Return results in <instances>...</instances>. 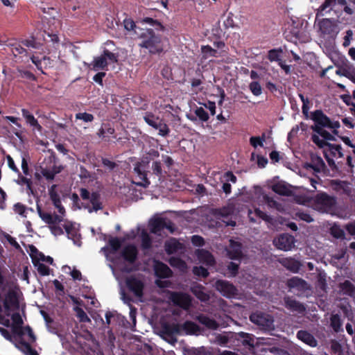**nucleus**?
<instances>
[{
  "instance_id": "f257e3e1",
  "label": "nucleus",
  "mask_w": 355,
  "mask_h": 355,
  "mask_svg": "<svg viewBox=\"0 0 355 355\" xmlns=\"http://www.w3.org/2000/svg\"><path fill=\"white\" fill-rule=\"evenodd\" d=\"M160 31L152 28H141L136 32V40L140 51L150 55H159L165 52V42Z\"/></svg>"
},
{
  "instance_id": "f03ea898",
  "label": "nucleus",
  "mask_w": 355,
  "mask_h": 355,
  "mask_svg": "<svg viewBox=\"0 0 355 355\" xmlns=\"http://www.w3.org/2000/svg\"><path fill=\"white\" fill-rule=\"evenodd\" d=\"M336 198L325 192H320L312 196V209L321 213L334 215Z\"/></svg>"
},
{
  "instance_id": "7ed1b4c3",
  "label": "nucleus",
  "mask_w": 355,
  "mask_h": 355,
  "mask_svg": "<svg viewBox=\"0 0 355 355\" xmlns=\"http://www.w3.org/2000/svg\"><path fill=\"white\" fill-rule=\"evenodd\" d=\"M62 169L61 165H58V159L53 153L45 157L40 165V171L46 180H53Z\"/></svg>"
},
{
  "instance_id": "20e7f679",
  "label": "nucleus",
  "mask_w": 355,
  "mask_h": 355,
  "mask_svg": "<svg viewBox=\"0 0 355 355\" xmlns=\"http://www.w3.org/2000/svg\"><path fill=\"white\" fill-rule=\"evenodd\" d=\"M118 53H112L105 49L101 55L95 57L89 64V68L94 71L107 70L108 64L118 62Z\"/></svg>"
},
{
  "instance_id": "39448f33",
  "label": "nucleus",
  "mask_w": 355,
  "mask_h": 355,
  "mask_svg": "<svg viewBox=\"0 0 355 355\" xmlns=\"http://www.w3.org/2000/svg\"><path fill=\"white\" fill-rule=\"evenodd\" d=\"M291 21L293 27L291 29H286L284 33L285 39L295 44L297 42L306 43L309 42V38L304 35L303 22L299 19H297V21L291 19Z\"/></svg>"
},
{
  "instance_id": "423d86ee",
  "label": "nucleus",
  "mask_w": 355,
  "mask_h": 355,
  "mask_svg": "<svg viewBox=\"0 0 355 355\" xmlns=\"http://www.w3.org/2000/svg\"><path fill=\"white\" fill-rule=\"evenodd\" d=\"M250 320L264 330H270L274 327L273 317L261 311L252 313L250 315Z\"/></svg>"
},
{
  "instance_id": "0eeeda50",
  "label": "nucleus",
  "mask_w": 355,
  "mask_h": 355,
  "mask_svg": "<svg viewBox=\"0 0 355 355\" xmlns=\"http://www.w3.org/2000/svg\"><path fill=\"white\" fill-rule=\"evenodd\" d=\"M166 229L171 233L175 232V227L173 223L167 218H157L150 222V232L153 234H159L162 230Z\"/></svg>"
},
{
  "instance_id": "6e6552de",
  "label": "nucleus",
  "mask_w": 355,
  "mask_h": 355,
  "mask_svg": "<svg viewBox=\"0 0 355 355\" xmlns=\"http://www.w3.org/2000/svg\"><path fill=\"white\" fill-rule=\"evenodd\" d=\"M169 300L174 305L184 310H188L191 306V297L186 293L172 291Z\"/></svg>"
},
{
  "instance_id": "1a4fd4ad",
  "label": "nucleus",
  "mask_w": 355,
  "mask_h": 355,
  "mask_svg": "<svg viewBox=\"0 0 355 355\" xmlns=\"http://www.w3.org/2000/svg\"><path fill=\"white\" fill-rule=\"evenodd\" d=\"M214 287L223 296L227 298L234 297L237 294V289L234 285L227 280L218 279Z\"/></svg>"
},
{
  "instance_id": "9d476101",
  "label": "nucleus",
  "mask_w": 355,
  "mask_h": 355,
  "mask_svg": "<svg viewBox=\"0 0 355 355\" xmlns=\"http://www.w3.org/2000/svg\"><path fill=\"white\" fill-rule=\"evenodd\" d=\"M125 285L128 289L132 292L135 296L137 297H143L145 286L141 280L135 276H130L126 278Z\"/></svg>"
},
{
  "instance_id": "9b49d317",
  "label": "nucleus",
  "mask_w": 355,
  "mask_h": 355,
  "mask_svg": "<svg viewBox=\"0 0 355 355\" xmlns=\"http://www.w3.org/2000/svg\"><path fill=\"white\" fill-rule=\"evenodd\" d=\"M295 238L288 234H280L273 241L274 245L279 250L288 251L291 250L295 245Z\"/></svg>"
},
{
  "instance_id": "f8f14e48",
  "label": "nucleus",
  "mask_w": 355,
  "mask_h": 355,
  "mask_svg": "<svg viewBox=\"0 0 355 355\" xmlns=\"http://www.w3.org/2000/svg\"><path fill=\"white\" fill-rule=\"evenodd\" d=\"M312 121H314V126H312L313 130L322 128H328L330 125V119L322 110L312 112Z\"/></svg>"
},
{
  "instance_id": "ddd939ff",
  "label": "nucleus",
  "mask_w": 355,
  "mask_h": 355,
  "mask_svg": "<svg viewBox=\"0 0 355 355\" xmlns=\"http://www.w3.org/2000/svg\"><path fill=\"white\" fill-rule=\"evenodd\" d=\"M162 333L170 338L173 342H176L175 335L181 334V324L178 323H165L162 325Z\"/></svg>"
},
{
  "instance_id": "4468645a",
  "label": "nucleus",
  "mask_w": 355,
  "mask_h": 355,
  "mask_svg": "<svg viewBox=\"0 0 355 355\" xmlns=\"http://www.w3.org/2000/svg\"><path fill=\"white\" fill-rule=\"evenodd\" d=\"M121 256L126 262L133 264L138 258V250L135 245L128 244L121 250Z\"/></svg>"
},
{
  "instance_id": "2eb2a0df",
  "label": "nucleus",
  "mask_w": 355,
  "mask_h": 355,
  "mask_svg": "<svg viewBox=\"0 0 355 355\" xmlns=\"http://www.w3.org/2000/svg\"><path fill=\"white\" fill-rule=\"evenodd\" d=\"M234 210L232 208L229 207H223L219 209H217L216 214L218 219H220L223 223L225 224V226H236V221L229 218L233 214Z\"/></svg>"
},
{
  "instance_id": "dca6fc26",
  "label": "nucleus",
  "mask_w": 355,
  "mask_h": 355,
  "mask_svg": "<svg viewBox=\"0 0 355 355\" xmlns=\"http://www.w3.org/2000/svg\"><path fill=\"white\" fill-rule=\"evenodd\" d=\"M29 255L32 259V263L44 261L51 265L53 264V259L50 256H45L42 252H40L35 245H29Z\"/></svg>"
},
{
  "instance_id": "f3484780",
  "label": "nucleus",
  "mask_w": 355,
  "mask_h": 355,
  "mask_svg": "<svg viewBox=\"0 0 355 355\" xmlns=\"http://www.w3.org/2000/svg\"><path fill=\"white\" fill-rule=\"evenodd\" d=\"M278 261L282 266L293 273L298 272L302 266L300 261L292 257H283L279 259Z\"/></svg>"
},
{
  "instance_id": "a211bd4d",
  "label": "nucleus",
  "mask_w": 355,
  "mask_h": 355,
  "mask_svg": "<svg viewBox=\"0 0 355 355\" xmlns=\"http://www.w3.org/2000/svg\"><path fill=\"white\" fill-rule=\"evenodd\" d=\"M272 190L280 195L284 196H293L292 187L289 184L284 181H279L275 183L271 187Z\"/></svg>"
},
{
  "instance_id": "6ab92c4d",
  "label": "nucleus",
  "mask_w": 355,
  "mask_h": 355,
  "mask_svg": "<svg viewBox=\"0 0 355 355\" xmlns=\"http://www.w3.org/2000/svg\"><path fill=\"white\" fill-rule=\"evenodd\" d=\"M89 202L92 204V207H90L89 204H85V205H83L85 209H87L89 213L92 211H98V210L103 209V207L102 202L101 201V195L98 192H92L91 194V198L89 199Z\"/></svg>"
},
{
  "instance_id": "aec40b11",
  "label": "nucleus",
  "mask_w": 355,
  "mask_h": 355,
  "mask_svg": "<svg viewBox=\"0 0 355 355\" xmlns=\"http://www.w3.org/2000/svg\"><path fill=\"white\" fill-rule=\"evenodd\" d=\"M3 304L6 311H10L11 307L18 306L19 302L17 293L12 290L8 291L3 300Z\"/></svg>"
},
{
  "instance_id": "412c9836",
  "label": "nucleus",
  "mask_w": 355,
  "mask_h": 355,
  "mask_svg": "<svg viewBox=\"0 0 355 355\" xmlns=\"http://www.w3.org/2000/svg\"><path fill=\"white\" fill-rule=\"evenodd\" d=\"M145 168L146 167L144 165L138 162L134 168V171L137 174L139 179L141 180V182L137 183V184L147 188L150 185V182L147 178L148 171H146Z\"/></svg>"
},
{
  "instance_id": "4be33fe9",
  "label": "nucleus",
  "mask_w": 355,
  "mask_h": 355,
  "mask_svg": "<svg viewBox=\"0 0 355 355\" xmlns=\"http://www.w3.org/2000/svg\"><path fill=\"white\" fill-rule=\"evenodd\" d=\"M198 259L207 266H212L215 264L216 261L212 254L205 249H198L196 251Z\"/></svg>"
},
{
  "instance_id": "5701e85b",
  "label": "nucleus",
  "mask_w": 355,
  "mask_h": 355,
  "mask_svg": "<svg viewBox=\"0 0 355 355\" xmlns=\"http://www.w3.org/2000/svg\"><path fill=\"white\" fill-rule=\"evenodd\" d=\"M196 320L201 324L204 325L206 328L211 330H216L219 327V324L216 320L211 318L203 313H200L197 315Z\"/></svg>"
},
{
  "instance_id": "b1692460",
  "label": "nucleus",
  "mask_w": 355,
  "mask_h": 355,
  "mask_svg": "<svg viewBox=\"0 0 355 355\" xmlns=\"http://www.w3.org/2000/svg\"><path fill=\"white\" fill-rule=\"evenodd\" d=\"M284 302L286 308L293 312L295 311L298 313H302L305 311L304 305L293 297H285Z\"/></svg>"
},
{
  "instance_id": "393cba45",
  "label": "nucleus",
  "mask_w": 355,
  "mask_h": 355,
  "mask_svg": "<svg viewBox=\"0 0 355 355\" xmlns=\"http://www.w3.org/2000/svg\"><path fill=\"white\" fill-rule=\"evenodd\" d=\"M286 285L291 290L296 289L298 291H304L308 288L306 282L298 277L288 279Z\"/></svg>"
},
{
  "instance_id": "a878e982",
  "label": "nucleus",
  "mask_w": 355,
  "mask_h": 355,
  "mask_svg": "<svg viewBox=\"0 0 355 355\" xmlns=\"http://www.w3.org/2000/svg\"><path fill=\"white\" fill-rule=\"evenodd\" d=\"M154 270L155 275L159 278L170 277L173 273L170 268L161 261L156 262Z\"/></svg>"
},
{
  "instance_id": "bb28decb",
  "label": "nucleus",
  "mask_w": 355,
  "mask_h": 355,
  "mask_svg": "<svg viewBox=\"0 0 355 355\" xmlns=\"http://www.w3.org/2000/svg\"><path fill=\"white\" fill-rule=\"evenodd\" d=\"M21 114L26 123L29 124L33 130H36L38 132H41L42 130V125L38 123L37 120L29 110L23 108L21 110Z\"/></svg>"
},
{
  "instance_id": "cd10ccee",
  "label": "nucleus",
  "mask_w": 355,
  "mask_h": 355,
  "mask_svg": "<svg viewBox=\"0 0 355 355\" xmlns=\"http://www.w3.org/2000/svg\"><path fill=\"white\" fill-rule=\"evenodd\" d=\"M164 248L166 254H173L182 249L183 245L178 239L171 238L165 242Z\"/></svg>"
},
{
  "instance_id": "c85d7f7f",
  "label": "nucleus",
  "mask_w": 355,
  "mask_h": 355,
  "mask_svg": "<svg viewBox=\"0 0 355 355\" xmlns=\"http://www.w3.org/2000/svg\"><path fill=\"white\" fill-rule=\"evenodd\" d=\"M228 256L231 259L239 260L243 257L242 245L239 242L232 241Z\"/></svg>"
},
{
  "instance_id": "c756f323",
  "label": "nucleus",
  "mask_w": 355,
  "mask_h": 355,
  "mask_svg": "<svg viewBox=\"0 0 355 355\" xmlns=\"http://www.w3.org/2000/svg\"><path fill=\"white\" fill-rule=\"evenodd\" d=\"M141 24H147L152 26L153 30L156 31L164 32L165 31V26L157 19H155L152 17H145L141 19Z\"/></svg>"
},
{
  "instance_id": "7c9ffc66",
  "label": "nucleus",
  "mask_w": 355,
  "mask_h": 355,
  "mask_svg": "<svg viewBox=\"0 0 355 355\" xmlns=\"http://www.w3.org/2000/svg\"><path fill=\"white\" fill-rule=\"evenodd\" d=\"M182 331H185L186 334H197L200 331V327L192 321H186L181 325Z\"/></svg>"
},
{
  "instance_id": "2f4dec72",
  "label": "nucleus",
  "mask_w": 355,
  "mask_h": 355,
  "mask_svg": "<svg viewBox=\"0 0 355 355\" xmlns=\"http://www.w3.org/2000/svg\"><path fill=\"white\" fill-rule=\"evenodd\" d=\"M327 169L325 163L318 156L312 154V170L317 173L324 172Z\"/></svg>"
},
{
  "instance_id": "473e14b6",
  "label": "nucleus",
  "mask_w": 355,
  "mask_h": 355,
  "mask_svg": "<svg viewBox=\"0 0 355 355\" xmlns=\"http://www.w3.org/2000/svg\"><path fill=\"white\" fill-rule=\"evenodd\" d=\"M202 286H196L191 288L192 293L201 302H206L209 300V295L204 291Z\"/></svg>"
},
{
  "instance_id": "72a5a7b5",
  "label": "nucleus",
  "mask_w": 355,
  "mask_h": 355,
  "mask_svg": "<svg viewBox=\"0 0 355 355\" xmlns=\"http://www.w3.org/2000/svg\"><path fill=\"white\" fill-rule=\"evenodd\" d=\"M330 326L333 330L336 332H340L343 331L342 328L343 322L340 316L338 314H332L330 317Z\"/></svg>"
},
{
  "instance_id": "f704fd0d",
  "label": "nucleus",
  "mask_w": 355,
  "mask_h": 355,
  "mask_svg": "<svg viewBox=\"0 0 355 355\" xmlns=\"http://www.w3.org/2000/svg\"><path fill=\"white\" fill-rule=\"evenodd\" d=\"M318 25L320 31L324 34H331L334 31V26L329 19H323Z\"/></svg>"
},
{
  "instance_id": "c9c22d12",
  "label": "nucleus",
  "mask_w": 355,
  "mask_h": 355,
  "mask_svg": "<svg viewBox=\"0 0 355 355\" xmlns=\"http://www.w3.org/2000/svg\"><path fill=\"white\" fill-rule=\"evenodd\" d=\"M301 130V134H302L304 132V134H306L307 130H308V125L300 123V125H296L295 126L293 127L291 130L288 134V140L291 141L293 138L297 137L298 132Z\"/></svg>"
},
{
  "instance_id": "e433bc0d",
  "label": "nucleus",
  "mask_w": 355,
  "mask_h": 355,
  "mask_svg": "<svg viewBox=\"0 0 355 355\" xmlns=\"http://www.w3.org/2000/svg\"><path fill=\"white\" fill-rule=\"evenodd\" d=\"M153 128L158 130V135L164 137H167L170 132V128L162 119L159 120V122L157 123L156 126H154Z\"/></svg>"
},
{
  "instance_id": "4c0bfd02",
  "label": "nucleus",
  "mask_w": 355,
  "mask_h": 355,
  "mask_svg": "<svg viewBox=\"0 0 355 355\" xmlns=\"http://www.w3.org/2000/svg\"><path fill=\"white\" fill-rule=\"evenodd\" d=\"M330 234L333 237L338 239H345V233L344 230L342 229L340 226L337 223H334V225L330 227Z\"/></svg>"
},
{
  "instance_id": "58836bf2",
  "label": "nucleus",
  "mask_w": 355,
  "mask_h": 355,
  "mask_svg": "<svg viewBox=\"0 0 355 355\" xmlns=\"http://www.w3.org/2000/svg\"><path fill=\"white\" fill-rule=\"evenodd\" d=\"M315 288L319 292L322 291L323 293H327V284L326 280V275L322 273H319L318 275V280L315 283Z\"/></svg>"
},
{
  "instance_id": "ea45409f",
  "label": "nucleus",
  "mask_w": 355,
  "mask_h": 355,
  "mask_svg": "<svg viewBox=\"0 0 355 355\" xmlns=\"http://www.w3.org/2000/svg\"><path fill=\"white\" fill-rule=\"evenodd\" d=\"M340 288L349 296H353L355 294V285H354L350 281L345 280L340 284Z\"/></svg>"
},
{
  "instance_id": "a19ab883",
  "label": "nucleus",
  "mask_w": 355,
  "mask_h": 355,
  "mask_svg": "<svg viewBox=\"0 0 355 355\" xmlns=\"http://www.w3.org/2000/svg\"><path fill=\"white\" fill-rule=\"evenodd\" d=\"M143 118L144 121L152 128L156 126L157 123H158L160 119L159 116H156L151 112H145Z\"/></svg>"
},
{
  "instance_id": "79ce46f5",
  "label": "nucleus",
  "mask_w": 355,
  "mask_h": 355,
  "mask_svg": "<svg viewBox=\"0 0 355 355\" xmlns=\"http://www.w3.org/2000/svg\"><path fill=\"white\" fill-rule=\"evenodd\" d=\"M327 150L332 157H336V154L338 155L339 157H343L342 147L339 144H330V145H329V148Z\"/></svg>"
},
{
  "instance_id": "37998d69",
  "label": "nucleus",
  "mask_w": 355,
  "mask_h": 355,
  "mask_svg": "<svg viewBox=\"0 0 355 355\" xmlns=\"http://www.w3.org/2000/svg\"><path fill=\"white\" fill-rule=\"evenodd\" d=\"M168 263L173 268L182 269L186 267V263L179 257H172L168 259Z\"/></svg>"
},
{
  "instance_id": "c03bdc74",
  "label": "nucleus",
  "mask_w": 355,
  "mask_h": 355,
  "mask_svg": "<svg viewBox=\"0 0 355 355\" xmlns=\"http://www.w3.org/2000/svg\"><path fill=\"white\" fill-rule=\"evenodd\" d=\"M11 51L15 57H17L19 55H28V51L24 48L21 43L12 45Z\"/></svg>"
},
{
  "instance_id": "a18cd8bd",
  "label": "nucleus",
  "mask_w": 355,
  "mask_h": 355,
  "mask_svg": "<svg viewBox=\"0 0 355 355\" xmlns=\"http://www.w3.org/2000/svg\"><path fill=\"white\" fill-rule=\"evenodd\" d=\"M282 53V49H273L268 51V59L270 62H279L280 58V53Z\"/></svg>"
},
{
  "instance_id": "49530a36",
  "label": "nucleus",
  "mask_w": 355,
  "mask_h": 355,
  "mask_svg": "<svg viewBox=\"0 0 355 355\" xmlns=\"http://www.w3.org/2000/svg\"><path fill=\"white\" fill-rule=\"evenodd\" d=\"M194 113L202 122H206L209 119L208 113L202 107H196Z\"/></svg>"
},
{
  "instance_id": "de8ad7c7",
  "label": "nucleus",
  "mask_w": 355,
  "mask_h": 355,
  "mask_svg": "<svg viewBox=\"0 0 355 355\" xmlns=\"http://www.w3.org/2000/svg\"><path fill=\"white\" fill-rule=\"evenodd\" d=\"M312 141L315 143L319 148H323L324 150L329 148L330 143L327 142V140L324 139H320L318 136L312 135Z\"/></svg>"
},
{
  "instance_id": "09e8293b",
  "label": "nucleus",
  "mask_w": 355,
  "mask_h": 355,
  "mask_svg": "<svg viewBox=\"0 0 355 355\" xmlns=\"http://www.w3.org/2000/svg\"><path fill=\"white\" fill-rule=\"evenodd\" d=\"M299 96L302 102V113L306 119L309 118V100L307 96H305L303 94H299Z\"/></svg>"
},
{
  "instance_id": "8fccbe9b",
  "label": "nucleus",
  "mask_w": 355,
  "mask_h": 355,
  "mask_svg": "<svg viewBox=\"0 0 355 355\" xmlns=\"http://www.w3.org/2000/svg\"><path fill=\"white\" fill-rule=\"evenodd\" d=\"M73 310L76 312V317L79 319L80 322H86L90 320L87 313L82 308L79 306H75Z\"/></svg>"
},
{
  "instance_id": "3c124183",
  "label": "nucleus",
  "mask_w": 355,
  "mask_h": 355,
  "mask_svg": "<svg viewBox=\"0 0 355 355\" xmlns=\"http://www.w3.org/2000/svg\"><path fill=\"white\" fill-rule=\"evenodd\" d=\"M108 243L113 253L116 252L121 247L122 241L117 237L111 238Z\"/></svg>"
},
{
  "instance_id": "603ef678",
  "label": "nucleus",
  "mask_w": 355,
  "mask_h": 355,
  "mask_svg": "<svg viewBox=\"0 0 355 355\" xmlns=\"http://www.w3.org/2000/svg\"><path fill=\"white\" fill-rule=\"evenodd\" d=\"M34 266L37 268L38 273L42 276H46L50 274V268L42 263H33Z\"/></svg>"
},
{
  "instance_id": "864d4df0",
  "label": "nucleus",
  "mask_w": 355,
  "mask_h": 355,
  "mask_svg": "<svg viewBox=\"0 0 355 355\" xmlns=\"http://www.w3.org/2000/svg\"><path fill=\"white\" fill-rule=\"evenodd\" d=\"M249 89L253 95L258 96L262 93V88L261 85L257 81H252L249 85Z\"/></svg>"
},
{
  "instance_id": "5fc2aeb1",
  "label": "nucleus",
  "mask_w": 355,
  "mask_h": 355,
  "mask_svg": "<svg viewBox=\"0 0 355 355\" xmlns=\"http://www.w3.org/2000/svg\"><path fill=\"white\" fill-rule=\"evenodd\" d=\"M75 118L76 120H83L84 122H92L94 119L93 114L87 112H78L76 114Z\"/></svg>"
},
{
  "instance_id": "6e6d98bb",
  "label": "nucleus",
  "mask_w": 355,
  "mask_h": 355,
  "mask_svg": "<svg viewBox=\"0 0 355 355\" xmlns=\"http://www.w3.org/2000/svg\"><path fill=\"white\" fill-rule=\"evenodd\" d=\"M297 337L299 340L311 345V333L306 331L300 330L297 334Z\"/></svg>"
},
{
  "instance_id": "4d7b16f0",
  "label": "nucleus",
  "mask_w": 355,
  "mask_h": 355,
  "mask_svg": "<svg viewBox=\"0 0 355 355\" xmlns=\"http://www.w3.org/2000/svg\"><path fill=\"white\" fill-rule=\"evenodd\" d=\"M324 128L313 130L319 135H320L324 139L327 141H336V139L334 136L330 134L328 131L324 129Z\"/></svg>"
},
{
  "instance_id": "13d9d810",
  "label": "nucleus",
  "mask_w": 355,
  "mask_h": 355,
  "mask_svg": "<svg viewBox=\"0 0 355 355\" xmlns=\"http://www.w3.org/2000/svg\"><path fill=\"white\" fill-rule=\"evenodd\" d=\"M254 214L256 216L259 217V218H261L262 220H263L264 221H266L268 223H272L273 218H272V216L270 215H268L266 213L261 211L259 208H256L254 209Z\"/></svg>"
},
{
  "instance_id": "bf43d9fd",
  "label": "nucleus",
  "mask_w": 355,
  "mask_h": 355,
  "mask_svg": "<svg viewBox=\"0 0 355 355\" xmlns=\"http://www.w3.org/2000/svg\"><path fill=\"white\" fill-rule=\"evenodd\" d=\"M56 184H53L49 189V197L53 203L58 202V201L61 200L59 194L56 191Z\"/></svg>"
},
{
  "instance_id": "052dcab7",
  "label": "nucleus",
  "mask_w": 355,
  "mask_h": 355,
  "mask_svg": "<svg viewBox=\"0 0 355 355\" xmlns=\"http://www.w3.org/2000/svg\"><path fill=\"white\" fill-rule=\"evenodd\" d=\"M336 0H324V3L320 6L318 12L323 15V12H329L331 9V6L336 3Z\"/></svg>"
},
{
  "instance_id": "680f3d73",
  "label": "nucleus",
  "mask_w": 355,
  "mask_h": 355,
  "mask_svg": "<svg viewBox=\"0 0 355 355\" xmlns=\"http://www.w3.org/2000/svg\"><path fill=\"white\" fill-rule=\"evenodd\" d=\"M201 51L203 54L210 57H218V51L209 45L202 46Z\"/></svg>"
},
{
  "instance_id": "e2e57ef3",
  "label": "nucleus",
  "mask_w": 355,
  "mask_h": 355,
  "mask_svg": "<svg viewBox=\"0 0 355 355\" xmlns=\"http://www.w3.org/2000/svg\"><path fill=\"white\" fill-rule=\"evenodd\" d=\"M239 336L243 338V344L244 345H248L250 347H254V339L252 335L248 333L241 332Z\"/></svg>"
},
{
  "instance_id": "0e129e2a",
  "label": "nucleus",
  "mask_w": 355,
  "mask_h": 355,
  "mask_svg": "<svg viewBox=\"0 0 355 355\" xmlns=\"http://www.w3.org/2000/svg\"><path fill=\"white\" fill-rule=\"evenodd\" d=\"M152 241L150 236L146 232L142 233L141 236V247L144 250H148L151 248Z\"/></svg>"
},
{
  "instance_id": "69168bd1",
  "label": "nucleus",
  "mask_w": 355,
  "mask_h": 355,
  "mask_svg": "<svg viewBox=\"0 0 355 355\" xmlns=\"http://www.w3.org/2000/svg\"><path fill=\"white\" fill-rule=\"evenodd\" d=\"M194 275L206 278L209 276V273L207 268L203 266H195L193 269Z\"/></svg>"
},
{
  "instance_id": "338daca9",
  "label": "nucleus",
  "mask_w": 355,
  "mask_h": 355,
  "mask_svg": "<svg viewBox=\"0 0 355 355\" xmlns=\"http://www.w3.org/2000/svg\"><path fill=\"white\" fill-rule=\"evenodd\" d=\"M38 214L40 217L44 220L46 223L51 225L53 222L52 214L48 212H44L42 209L38 207H37Z\"/></svg>"
},
{
  "instance_id": "774afa93",
  "label": "nucleus",
  "mask_w": 355,
  "mask_h": 355,
  "mask_svg": "<svg viewBox=\"0 0 355 355\" xmlns=\"http://www.w3.org/2000/svg\"><path fill=\"white\" fill-rule=\"evenodd\" d=\"M230 276L235 277L239 272V264L234 262H230L227 266Z\"/></svg>"
}]
</instances>
